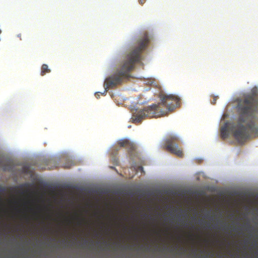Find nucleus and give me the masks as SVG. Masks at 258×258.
<instances>
[{
	"label": "nucleus",
	"instance_id": "nucleus-1",
	"mask_svg": "<svg viewBox=\"0 0 258 258\" xmlns=\"http://www.w3.org/2000/svg\"><path fill=\"white\" fill-rule=\"evenodd\" d=\"M237 102V122L232 124L230 130L239 143H243L251 136H258L257 88L253 87L250 93L244 95Z\"/></svg>",
	"mask_w": 258,
	"mask_h": 258
},
{
	"label": "nucleus",
	"instance_id": "nucleus-2",
	"mask_svg": "<svg viewBox=\"0 0 258 258\" xmlns=\"http://www.w3.org/2000/svg\"><path fill=\"white\" fill-rule=\"evenodd\" d=\"M149 41L147 34H145L138 41L137 46L124 57L119 68L114 74L106 79L104 82L105 90L121 84L124 79L130 77V72L134 69L135 63L142 59V52L147 47ZM106 92V90L102 94L105 95Z\"/></svg>",
	"mask_w": 258,
	"mask_h": 258
},
{
	"label": "nucleus",
	"instance_id": "nucleus-3",
	"mask_svg": "<svg viewBox=\"0 0 258 258\" xmlns=\"http://www.w3.org/2000/svg\"><path fill=\"white\" fill-rule=\"evenodd\" d=\"M159 97L160 103L149 106L134 115V121L140 122L147 117H158L166 115L168 112L173 111L180 105V98L177 96L172 94H161Z\"/></svg>",
	"mask_w": 258,
	"mask_h": 258
},
{
	"label": "nucleus",
	"instance_id": "nucleus-4",
	"mask_svg": "<svg viewBox=\"0 0 258 258\" xmlns=\"http://www.w3.org/2000/svg\"><path fill=\"white\" fill-rule=\"evenodd\" d=\"M179 138L175 135H170L164 141V145L162 148L176 156L182 158L183 157L182 149L178 146Z\"/></svg>",
	"mask_w": 258,
	"mask_h": 258
},
{
	"label": "nucleus",
	"instance_id": "nucleus-5",
	"mask_svg": "<svg viewBox=\"0 0 258 258\" xmlns=\"http://www.w3.org/2000/svg\"><path fill=\"white\" fill-rule=\"evenodd\" d=\"M117 144L120 147L126 148L131 154L136 149V145L128 139L120 140L117 142Z\"/></svg>",
	"mask_w": 258,
	"mask_h": 258
},
{
	"label": "nucleus",
	"instance_id": "nucleus-6",
	"mask_svg": "<svg viewBox=\"0 0 258 258\" xmlns=\"http://www.w3.org/2000/svg\"><path fill=\"white\" fill-rule=\"evenodd\" d=\"M14 165L12 161L5 160L0 156V169L3 171H13Z\"/></svg>",
	"mask_w": 258,
	"mask_h": 258
},
{
	"label": "nucleus",
	"instance_id": "nucleus-7",
	"mask_svg": "<svg viewBox=\"0 0 258 258\" xmlns=\"http://www.w3.org/2000/svg\"><path fill=\"white\" fill-rule=\"evenodd\" d=\"M229 127V122H226L223 126L220 129L221 137L223 139L227 138L229 136L228 128Z\"/></svg>",
	"mask_w": 258,
	"mask_h": 258
},
{
	"label": "nucleus",
	"instance_id": "nucleus-8",
	"mask_svg": "<svg viewBox=\"0 0 258 258\" xmlns=\"http://www.w3.org/2000/svg\"><path fill=\"white\" fill-rule=\"evenodd\" d=\"M50 72V70L48 68V67L46 64H42L41 70V75L44 76L46 73H49Z\"/></svg>",
	"mask_w": 258,
	"mask_h": 258
},
{
	"label": "nucleus",
	"instance_id": "nucleus-9",
	"mask_svg": "<svg viewBox=\"0 0 258 258\" xmlns=\"http://www.w3.org/2000/svg\"><path fill=\"white\" fill-rule=\"evenodd\" d=\"M212 97H213V99H212V100H211V103L212 104H215L216 103V101L218 98V96H213Z\"/></svg>",
	"mask_w": 258,
	"mask_h": 258
},
{
	"label": "nucleus",
	"instance_id": "nucleus-10",
	"mask_svg": "<svg viewBox=\"0 0 258 258\" xmlns=\"http://www.w3.org/2000/svg\"><path fill=\"white\" fill-rule=\"evenodd\" d=\"M146 0H139V2L141 5H143L145 2Z\"/></svg>",
	"mask_w": 258,
	"mask_h": 258
},
{
	"label": "nucleus",
	"instance_id": "nucleus-11",
	"mask_svg": "<svg viewBox=\"0 0 258 258\" xmlns=\"http://www.w3.org/2000/svg\"><path fill=\"white\" fill-rule=\"evenodd\" d=\"M17 36L20 38V40H22L21 38V34H19L17 35Z\"/></svg>",
	"mask_w": 258,
	"mask_h": 258
},
{
	"label": "nucleus",
	"instance_id": "nucleus-12",
	"mask_svg": "<svg viewBox=\"0 0 258 258\" xmlns=\"http://www.w3.org/2000/svg\"><path fill=\"white\" fill-rule=\"evenodd\" d=\"M26 170H27V169H26V167H24L23 168V171H24V172H26V171H27Z\"/></svg>",
	"mask_w": 258,
	"mask_h": 258
},
{
	"label": "nucleus",
	"instance_id": "nucleus-13",
	"mask_svg": "<svg viewBox=\"0 0 258 258\" xmlns=\"http://www.w3.org/2000/svg\"><path fill=\"white\" fill-rule=\"evenodd\" d=\"M247 227L249 229H251V227L250 226L249 224H247Z\"/></svg>",
	"mask_w": 258,
	"mask_h": 258
},
{
	"label": "nucleus",
	"instance_id": "nucleus-14",
	"mask_svg": "<svg viewBox=\"0 0 258 258\" xmlns=\"http://www.w3.org/2000/svg\"><path fill=\"white\" fill-rule=\"evenodd\" d=\"M78 225H81V221H79L78 223Z\"/></svg>",
	"mask_w": 258,
	"mask_h": 258
},
{
	"label": "nucleus",
	"instance_id": "nucleus-15",
	"mask_svg": "<svg viewBox=\"0 0 258 258\" xmlns=\"http://www.w3.org/2000/svg\"><path fill=\"white\" fill-rule=\"evenodd\" d=\"M140 168L141 169V170L143 169V168L142 167H140Z\"/></svg>",
	"mask_w": 258,
	"mask_h": 258
}]
</instances>
